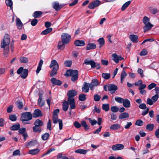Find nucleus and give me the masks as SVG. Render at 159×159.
I'll return each instance as SVG.
<instances>
[{
    "label": "nucleus",
    "instance_id": "1",
    "mask_svg": "<svg viewBox=\"0 0 159 159\" xmlns=\"http://www.w3.org/2000/svg\"><path fill=\"white\" fill-rule=\"evenodd\" d=\"M10 43V36L7 34H5L4 38L1 42V47L4 48V51L7 53L9 51V45Z\"/></svg>",
    "mask_w": 159,
    "mask_h": 159
},
{
    "label": "nucleus",
    "instance_id": "2",
    "mask_svg": "<svg viewBox=\"0 0 159 159\" xmlns=\"http://www.w3.org/2000/svg\"><path fill=\"white\" fill-rule=\"evenodd\" d=\"M77 94V92L74 90H70L68 91L67 95L68 102L70 104V109H74L75 108V101L73 97Z\"/></svg>",
    "mask_w": 159,
    "mask_h": 159
},
{
    "label": "nucleus",
    "instance_id": "3",
    "mask_svg": "<svg viewBox=\"0 0 159 159\" xmlns=\"http://www.w3.org/2000/svg\"><path fill=\"white\" fill-rule=\"evenodd\" d=\"M32 115L30 112H25L22 113L21 120L23 122L32 120Z\"/></svg>",
    "mask_w": 159,
    "mask_h": 159
},
{
    "label": "nucleus",
    "instance_id": "4",
    "mask_svg": "<svg viewBox=\"0 0 159 159\" xmlns=\"http://www.w3.org/2000/svg\"><path fill=\"white\" fill-rule=\"evenodd\" d=\"M61 40L67 44L69 43L71 39L70 35L67 33H63L61 36Z\"/></svg>",
    "mask_w": 159,
    "mask_h": 159
},
{
    "label": "nucleus",
    "instance_id": "5",
    "mask_svg": "<svg viewBox=\"0 0 159 159\" xmlns=\"http://www.w3.org/2000/svg\"><path fill=\"white\" fill-rule=\"evenodd\" d=\"M101 4V2L98 0H95L90 2L89 5L88 7L89 9H93L98 7Z\"/></svg>",
    "mask_w": 159,
    "mask_h": 159
},
{
    "label": "nucleus",
    "instance_id": "6",
    "mask_svg": "<svg viewBox=\"0 0 159 159\" xmlns=\"http://www.w3.org/2000/svg\"><path fill=\"white\" fill-rule=\"evenodd\" d=\"M52 120L54 123L56 124L57 122L59 123V128L60 130H61L63 128V123L62 120L60 119H58L57 115L53 116Z\"/></svg>",
    "mask_w": 159,
    "mask_h": 159
},
{
    "label": "nucleus",
    "instance_id": "7",
    "mask_svg": "<svg viewBox=\"0 0 159 159\" xmlns=\"http://www.w3.org/2000/svg\"><path fill=\"white\" fill-rule=\"evenodd\" d=\"M112 59L115 63H117L119 61L123 60L124 58L121 56H119L116 54L114 53L112 55Z\"/></svg>",
    "mask_w": 159,
    "mask_h": 159
},
{
    "label": "nucleus",
    "instance_id": "8",
    "mask_svg": "<svg viewBox=\"0 0 159 159\" xmlns=\"http://www.w3.org/2000/svg\"><path fill=\"white\" fill-rule=\"evenodd\" d=\"M32 115V116L35 118L42 117L43 116V114L41 111L39 109L35 110Z\"/></svg>",
    "mask_w": 159,
    "mask_h": 159
},
{
    "label": "nucleus",
    "instance_id": "9",
    "mask_svg": "<svg viewBox=\"0 0 159 159\" xmlns=\"http://www.w3.org/2000/svg\"><path fill=\"white\" fill-rule=\"evenodd\" d=\"M78 71L77 70H68L66 72V75L68 76H75L78 75Z\"/></svg>",
    "mask_w": 159,
    "mask_h": 159
},
{
    "label": "nucleus",
    "instance_id": "10",
    "mask_svg": "<svg viewBox=\"0 0 159 159\" xmlns=\"http://www.w3.org/2000/svg\"><path fill=\"white\" fill-rule=\"evenodd\" d=\"M108 90L110 92L111 94L115 93V91L117 90L118 89L117 86L114 84H111L108 86Z\"/></svg>",
    "mask_w": 159,
    "mask_h": 159
},
{
    "label": "nucleus",
    "instance_id": "11",
    "mask_svg": "<svg viewBox=\"0 0 159 159\" xmlns=\"http://www.w3.org/2000/svg\"><path fill=\"white\" fill-rule=\"evenodd\" d=\"M50 68H59V66L57 61L55 60H52L49 66Z\"/></svg>",
    "mask_w": 159,
    "mask_h": 159
},
{
    "label": "nucleus",
    "instance_id": "12",
    "mask_svg": "<svg viewBox=\"0 0 159 159\" xmlns=\"http://www.w3.org/2000/svg\"><path fill=\"white\" fill-rule=\"evenodd\" d=\"M124 146L122 144H117L112 146V149L114 151L121 150L124 148Z\"/></svg>",
    "mask_w": 159,
    "mask_h": 159
},
{
    "label": "nucleus",
    "instance_id": "13",
    "mask_svg": "<svg viewBox=\"0 0 159 159\" xmlns=\"http://www.w3.org/2000/svg\"><path fill=\"white\" fill-rule=\"evenodd\" d=\"M144 25H145L143 27V31L145 33L150 30L153 26V25L150 23Z\"/></svg>",
    "mask_w": 159,
    "mask_h": 159
},
{
    "label": "nucleus",
    "instance_id": "14",
    "mask_svg": "<svg viewBox=\"0 0 159 159\" xmlns=\"http://www.w3.org/2000/svg\"><path fill=\"white\" fill-rule=\"evenodd\" d=\"M84 64L86 65H90L92 68H94L95 66V62L92 60H89L87 59H86L84 60Z\"/></svg>",
    "mask_w": 159,
    "mask_h": 159
},
{
    "label": "nucleus",
    "instance_id": "15",
    "mask_svg": "<svg viewBox=\"0 0 159 159\" xmlns=\"http://www.w3.org/2000/svg\"><path fill=\"white\" fill-rule=\"evenodd\" d=\"M50 80L51 83L54 85L60 86L62 84V82L60 80H57L55 78H52Z\"/></svg>",
    "mask_w": 159,
    "mask_h": 159
},
{
    "label": "nucleus",
    "instance_id": "16",
    "mask_svg": "<svg viewBox=\"0 0 159 159\" xmlns=\"http://www.w3.org/2000/svg\"><path fill=\"white\" fill-rule=\"evenodd\" d=\"M67 44L61 40L58 42L57 48L58 49L60 50H63L65 48V45Z\"/></svg>",
    "mask_w": 159,
    "mask_h": 159
},
{
    "label": "nucleus",
    "instance_id": "17",
    "mask_svg": "<svg viewBox=\"0 0 159 159\" xmlns=\"http://www.w3.org/2000/svg\"><path fill=\"white\" fill-rule=\"evenodd\" d=\"M75 45L76 46H83L85 45V43L84 40H77L74 42Z\"/></svg>",
    "mask_w": 159,
    "mask_h": 159
},
{
    "label": "nucleus",
    "instance_id": "18",
    "mask_svg": "<svg viewBox=\"0 0 159 159\" xmlns=\"http://www.w3.org/2000/svg\"><path fill=\"white\" fill-rule=\"evenodd\" d=\"M16 23L17 28L19 30L21 29L23 24L20 19L18 18H17L16 20Z\"/></svg>",
    "mask_w": 159,
    "mask_h": 159
},
{
    "label": "nucleus",
    "instance_id": "19",
    "mask_svg": "<svg viewBox=\"0 0 159 159\" xmlns=\"http://www.w3.org/2000/svg\"><path fill=\"white\" fill-rule=\"evenodd\" d=\"M129 38L131 41L134 43H135L138 42V37L137 35L134 34L130 35L129 36Z\"/></svg>",
    "mask_w": 159,
    "mask_h": 159
},
{
    "label": "nucleus",
    "instance_id": "20",
    "mask_svg": "<svg viewBox=\"0 0 159 159\" xmlns=\"http://www.w3.org/2000/svg\"><path fill=\"white\" fill-rule=\"evenodd\" d=\"M89 150L79 149L75 151V152L80 154L84 155L87 153Z\"/></svg>",
    "mask_w": 159,
    "mask_h": 159
},
{
    "label": "nucleus",
    "instance_id": "21",
    "mask_svg": "<svg viewBox=\"0 0 159 159\" xmlns=\"http://www.w3.org/2000/svg\"><path fill=\"white\" fill-rule=\"evenodd\" d=\"M122 103L123 106L126 108H129L130 107V102L127 99H124Z\"/></svg>",
    "mask_w": 159,
    "mask_h": 159
},
{
    "label": "nucleus",
    "instance_id": "22",
    "mask_svg": "<svg viewBox=\"0 0 159 159\" xmlns=\"http://www.w3.org/2000/svg\"><path fill=\"white\" fill-rule=\"evenodd\" d=\"M70 105L69 102H68V100L67 101H64L63 102V110L64 111H66L69 107L68 105Z\"/></svg>",
    "mask_w": 159,
    "mask_h": 159
},
{
    "label": "nucleus",
    "instance_id": "23",
    "mask_svg": "<svg viewBox=\"0 0 159 159\" xmlns=\"http://www.w3.org/2000/svg\"><path fill=\"white\" fill-rule=\"evenodd\" d=\"M96 48V45L94 43H89L86 46V49L89 50L91 49H94Z\"/></svg>",
    "mask_w": 159,
    "mask_h": 159
},
{
    "label": "nucleus",
    "instance_id": "24",
    "mask_svg": "<svg viewBox=\"0 0 159 159\" xmlns=\"http://www.w3.org/2000/svg\"><path fill=\"white\" fill-rule=\"evenodd\" d=\"M40 152V150L38 148H35L34 149L30 150L28 153L32 155H35L38 154Z\"/></svg>",
    "mask_w": 159,
    "mask_h": 159
},
{
    "label": "nucleus",
    "instance_id": "25",
    "mask_svg": "<svg viewBox=\"0 0 159 159\" xmlns=\"http://www.w3.org/2000/svg\"><path fill=\"white\" fill-rule=\"evenodd\" d=\"M34 125L37 126L41 127L43 125V122L40 119H37L34 122Z\"/></svg>",
    "mask_w": 159,
    "mask_h": 159
},
{
    "label": "nucleus",
    "instance_id": "26",
    "mask_svg": "<svg viewBox=\"0 0 159 159\" xmlns=\"http://www.w3.org/2000/svg\"><path fill=\"white\" fill-rule=\"evenodd\" d=\"M42 95L40 94L39 99L38 100V103L39 106L40 107L43 106L45 104V102L42 101Z\"/></svg>",
    "mask_w": 159,
    "mask_h": 159
},
{
    "label": "nucleus",
    "instance_id": "27",
    "mask_svg": "<svg viewBox=\"0 0 159 159\" xmlns=\"http://www.w3.org/2000/svg\"><path fill=\"white\" fill-rule=\"evenodd\" d=\"M28 74V71L27 69H24L23 71L20 74V76L23 79H25L27 76Z\"/></svg>",
    "mask_w": 159,
    "mask_h": 159
},
{
    "label": "nucleus",
    "instance_id": "28",
    "mask_svg": "<svg viewBox=\"0 0 159 159\" xmlns=\"http://www.w3.org/2000/svg\"><path fill=\"white\" fill-rule=\"evenodd\" d=\"M129 116V114L127 112H125L121 113L119 117V118L120 119H122L128 118Z\"/></svg>",
    "mask_w": 159,
    "mask_h": 159
},
{
    "label": "nucleus",
    "instance_id": "29",
    "mask_svg": "<svg viewBox=\"0 0 159 159\" xmlns=\"http://www.w3.org/2000/svg\"><path fill=\"white\" fill-rule=\"evenodd\" d=\"M85 84L82 88V91L85 93H88L89 91V87L88 84L84 82Z\"/></svg>",
    "mask_w": 159,
    "mask_h": 159
},
{
    "label": "nucleus",
    "instance_id": "30",
    "mask_svg": "<svg viewBox=\"0 0 159 159\" xmlns=\"http://www.w3.org/2000/svg\"><path fill=\"white\" fill-rule=\"evenodd\" d=\"M53 7L56 11H58L60 10L62 7L61 5H60L59 3L54 2L53 4Z\"/></svg>",
    "mask_w": 159,
    "mask_h": 159
},
{
    "label": "nucleus",
    "instance_id": "31",
    "mask_svg": "<svg viewBox=\"0 0 159 159\" xmlns=\"http://www.w3.org/2000/svg\"><path fill=\"white\" fill-rule=\"evenodd\" d=\"M43 61L42 60H40L38 66L36 70V72L37 74H38L39 71L41 69V68L43 64Z\"/></svg>",
    "mask_w": 159,
    "mask_h": 159
},
{
    "label": "nucleus",
    "instance_id": "32",
    "mask_svg": "<svg viewBox=\"0 0 159 159\" xmlns=\"http://www.w3.org/2000/svg\"><path fill=\"white\" fill-rule=\"evenodd\" d=\"M42 14V12L41 11H35L33 14V16L34 18H37L41 16Z\"/></svg>",
    "mask_w": 159,
    "mask_h": 159
},
{
    "label": "nucleus",
    "instance_id": "33",
    "mask_svg": "<svg viewBox=\"0 0 159 159\" xmlns=\"http://www.w3.org/2000/svg\"><path fill=\"white\" fill-rule=\"evenodd\" d=\"M123 72L121 73L120 76V81L121 83H123L124 78L127 75V74L124 70V68L123 69Z\"/></svg>",
    "mask_w": 159,
    "mask_h": 159
},
{
    "label": "nucleus",
    "instance_id": "34",
    "mask_svg": "<svg viewBox=\"0 0 159 159\" xmlns=\"http://www.w3.org/2000/svg\"><path fill=\"white\" fill-rule=\"evenodd\" d=\"M52 29L51 28H48L45 30L43 31L41 33V34L43 35L47 34L50 32H52Z\"/></svg>",
    "mask_w": 159,
    "mask_h": 159
},
{
    "label": "nucleus",
    "instance_id": "35",
    "mask_svg": "<svg viewBox=\"0 0 159 159\" xmlns=\"http://www.w3.org/2000/svg\"><path fill=\"white\" fill-rule=\"evenodd\" d=\"M59 69L57 68H52V70L50 73V76L53 77L56 75L57 72Z\"/></svg>",
    "mask_w": 159,
    "mask_h": 159
},
{
    "label": "nucleus",
    "instance_id": "36",
    "mask_svg": "<svg viewBox=\"0 0 159 159\" xmlns=\"http://www.w3.org/2000/svg\"><path fill=\"white\" fill-rule=\"evenodd\" d=\"M99 44V48H100L102 47L105 44V41L103 38H99L98 40Z\"/></svg>",
    "mask_w": 159,
    "mask_h": 159
},
{
    "label": "nucleus",
    "instance_id": "37",
    "mask_svg": "<svg viewBox=\"0 0 159 159\" xmlns=\"http://www.w3.org/2000/svg\"><path fill=\"white\" fill-rule=\"evenodd\" d=\"M20 61L21 63H26L28 62V59L24 57H21L20 58Z\"/></svg>",
    "mask_w": 159,
    "mask_h": 159
},
{
    "label": "nucleus",
    "instance_id": "38",
    "mask_svg": "<svg viewBox=\"0 0 159 159\" xmlns=\"http://www.w3.org/2000/svg\"><path fill=\"white\" fill-rule=\"evenodd\" d=\"M33 130L34 132L38 133H40L42 130V129L40 127L35 125L33 127Z\"/></svg>",
    "mask_w": 159,
    "mask_h": 159
},
{
    "label": "nucleus",
    "instance_id": "39",
    "mask_svg": "<svg viewBox=\"0 0 159 159\" xmlns=\"http://www.w3.org/2000/svg\"><path fill=\"white\" fill-rule=\"evenodd\" d=\"M131 3L130 1H128L126 2L125 4H124L122 7H121V10L122 11H124L129 5V4Z\"/></svg>",
    "mask_w": 159,
    "mask_h": 159
},
{
    "label": "nucleus",
    "instance_id": "40",
    "mask_svg": "<svg viewBox=\"0 0 159 159\" xmlns=\"http://www.w3.org/2000/svg\"><path fill=\"white\" fill-rule=\"evenodd\" d=\"M37 144L36 141H31L29 142L27 144H26V146L28 147H31Z\"/></svg>",
    "mask_w": 159,
    "mask_h": 159
},
{
    "label": "nucleus",
    "instance_id": "41",
    "mask_svg": "<svg viewBox=\"0 0 159 159\" xmlns=\"http://www.w3.org/2000/svg\"><path fill=\"white\" fill-rule=\"evenodd\" d=\"M120 125L119 124H116L112 125L110 127L111 130H117L120 128Z\"/></svg>",
    "mask_w": 159,
    "mask_h": 159
},
{
    "label": "nucleus",
    "instance_id": "42",
    "mask_svg": "<svg viewBox=\"0 0 159 159\" xmlns=\"http://www.w3.org/2000/svg\"><path fill=\"white\" fill-rule=\"evenodd\" d=\"M102 108L105 111H108L109 110V105L108 104H103Z\"/></svg>",
    "mask_w": 159,
    "mask_h": 159
},
{
    "label": "nucleus",
    "instance_id": "43",
    "mask_svg": "<svg viewBox=\"0 0 159 159\" xmlns=\"http://www.w3.org/2000/svg\"><path fill=\"white\" fill-rule=\"evenodd\" d=\"M81 125L84 127L85 130H87L89 129V127L87 124L86 122L85 121H82L81 122Z\"/></svg>",
    "mask_w": 159,
    "mask_h": 159
},
{
    "label": "nucleus",
    "instance_id": "44",
    "mask_svg": "<svg viewBox=\"0 0 159 159\" xmlns=\"http://www.w3.org/2000/svg\"><path fill=\"white\" fill-rule=\"evenodd\" d=\"M20 124H16L11 126L10 129L12 130H17L20 129Z\"/></svg>",
    "mask_w": 159,
    "mask_h": 159
},
{
    "label": "nucleus",
    "instance_id": "45",
    "mask_svg": "<svg viewBox=\"0 0 159 159\" xmlns=\"http://www.w3.org/2000/svg\"><path fill=\"white\" fill-rule=\"evenodd\" d=\"M154 127V124H150L147 125L146 128L147 130L149 131H152Z\"/></svg>",
    "mask_w": 159,
    "mask_h": 159
},
{
    "label": "nucleus",
    "instance_id": "46",
    "mask_svg": "<svg viewBox=\"0 0 159 159\" xmlns=\"http://www.w3.org/2000/svg\"><path fill=\"white\" fill-rule=\"evenodd\" d=\"M149 10L151 13L153 14H155L157 13L158 11L157 9V8H153L152 7L149 8Z\"/></svg>",
    "mask_w": 159,
    "mask_h": 159
},
{
    "label": "nucleus",
    "instance_id": "47",
    "mask_svg": "<svg viewBox=\"0 0 159 159\" xmlns=\"http://www.w3.org/2000/svg\"><path fill=\"white\" fill-rule=\"evenodd\" d=\"M49 134L48 133H46L42 136V139L43 140H46L49 138Z\"/></svg>",
    "mask_w": 159,
    "mask_h": 159
},
{
    "label": "nucleus",
    "instance_id": "48",
    "mask_svg": "<svg viewBox=\"0 0 159 159\" xmlns=\"http://www.w3.org/2000/svg\"><path fill=\"white\" fill-rule=\"evenodd\" d=\"M115 99L116 102L120 103H122L124 100L123 98L119 97H116Z\"/></svg>",
    "mask_w": 159,
    "mask_h": 159
},
{
    "label": "nucleus",
    "instance_id": "49",
    "mask_svg": "<svg viewBox=\"0 0 159 159\" xmlns=\"http://www.w3.org/2000/svg\"><path fill=\"white\" fill-rule=\"evenodd\" d=\"M102 77L105 80H108L110 77V75L109 73H103L102 74Z\"/></svg>",
    "mask_w": 159,
    "mask_h": 159
},
{
    "label": "nucleus",
    "instance_id": "50",
    "mask_svg": "<svg viewBox=\"0 0 159 159\" xmlns=\"http://www.w3.org/2000/svg\"><path fill=\"white\" fill-rule=\"evenodd\" d=\"M16 103L19 109H22L23 107V103L22 102L18 101Z\"/></svg>",
    "mask_w": 159,
    "mask_h": 159
},
{
    "label": "nucleus",
    "instance_id": "51",
    "mask_svg": "<svg viewBox=\"0 0 159 159\" xmlns=\"http://www.w3.org/2000/svg\"><path fill=\"white\" fill-rule=\"evenodd\" d=\"M95 86H97L100 83L97 79H93L91 83Z\"/></svg>",
    "mask_w": 159,
    "mask_h": 159
},
{
    "label": "nucleus",
    "instance_id": "52",
    "mask_svg": "<svg viewBox=\"0 0 159 159\" xmlns=\"http://www.w3.org/2000/svg\"><path fill=\"white\" fill-rule=\"evenodd\" d=\"M149 21L150 19L148 17L146 16H145L143 17V22L144 24L150 23Z\"/></svg>",
    "mask_w": 159,
    "mask_h": 159
},
{
    "label": "nucleus",
    "instance_id": "53",
    "mask_svg": "<svg viewBox=\"0 0 159 159\" xmlns=\"http://www.w3.org/2000/svg\"><path fill=\"white\" fill-rule=\"evenodd\" d=\"M72 63V61L70 60H67L65 61L64 62V65L67 67H70Z\"/></svg>",
    "mask_w": 159,
    "mask_h": 159
},
{
    "label": "nucleus",
    "instance_id": "54",
    "mask_svg": "<svg viewBox=\"0 0 159 159\" xmlns=\"http://www.w3.org/2000/svg\"><path fill=\"white\" fill-rule=\"evenodd\" d=\"M143 122L141 120H136L135 125L139 126H142L143 125Z\"/></svg>",
    "mask_w": 159,
    "mask_h": 159
},
{
    "label": "nucleus",
    "instance_id": "55",
    "mask_svg": "<svg viewBox=\"0 0 159 159\" xmlns=\"http://www.w3.org/2000/svg\"><path fill=\"white\" fill-rule=\"evenodd\" d=\"M6 5L10 7L11 9H12V2L11 0H6Z\"/></svg>",
    "mask_w": 159,
    "mask_h": 159
},
{
    "label": "nucleus",
    "instance_id": "56",
    "mask_svg": "<svg viewBox=\"0 0 159 159\" xmlns=\"http://www.w3.org/2000/svg\"><path fill=\"white\" fill-rule=\"evenodd\" d=\"M86 95L84 94H81L79 96V99L81 101H84L86 99Z\"/></svg>",
    "mask_w": 159,
    "mask_h": 159
},
{
    "label": "nucleus",
    "instance_id": "57",
    "mask_svg": "<svg viewBox=\"0 0 159 159\" xmlns=\"http://www.w3.org/2000/svg\"><path fill=\"white\" fill-rule=\"evenodd\" d=\"M148 53V51L146 49H144L142 50L139 55L141 56H144L146 55Z\"/></svg>",
    "mask_w": 159,
    "mask_h": 159
},
{
    "label": "nucleus",
    "instance_id": "58",
    "mask_svg": "<svg viewBox=\"0 0 159 159\" xmlns=\"http://www.w3.org/2000/svg\"><path fill=\"white\" fill-rule=\"evenodd\" d=\"M9 119L12 121H15L16 120L17 117L15 115H11L9 116Z\"/></svg>",
    "mask_w": 159,
    "mask_h": 159
},
{
    "label": "nucleus",
    "instance_id": "59",
    "mask_svg": "<svg viewBox=\"0 0 159 159\" xmlns=\"http://www.w3.org/2000/svg\"><path fill=\"white\" fill-rule=\"evenodd\" d=\"M111 111L114 112H117L119 110L118 108L115 106L112 107L111 108Z\"/></svg>",
    "mask_w": 159,
    "mask_h": 159
},
{
    "label": "nucleus",
    "instance_id": "60",
    "mask_svg": "<svg viewBox=\"0 0 159 159\" xmlns=\"http://www.w3.org/2000/svg\"><path fill=\"white\" fill-rule=\"evenodd\" d=\"M157 84L154 83H152L150 84L148 86V89L149 90H151L154 87H155Z\"/></svg>",
    "mask_w": 159,
    "mask_h": 159
},
{
    "label": "nucleus",
    "instance_id": "61",
    "mask_svg": "<svg viewBox=\"0 0 159 159\" xmlns=\"http://www.w3.org/2000/svg\"><path fill=\"white\" fill-rule=\"evenodd\" d=\"M159 98V95L158 94H156L154 96H152V99L155 102H156Z\"/></svg>",
    "mask_w": 159,
    "mask_h": 159
},
{
    "label": "nucleus",
    "instance_id": "62",
    "mask_svg": "<svg viewBox=\"0 0 159 159\" xmlns=\"http://www.w3.org/2000/svg\"><path fill=\"white\" fill-rule=\"evenodd\" d=\"M47 129L49 130H52L51 125V121L50 119H49L47 124Z\"/></svg>",
    "mask_w": 159,
    "mask_h": 159
},
{
    "label": "nucleus",
    "instance_id": "63",
    "mask_svg": "<svg viewBox=\"0 0 159 159\" xmlns=\"http://www.w3.org/2000/svg\"><path fill=\"white\" fill-rule=\"evenodd\" d=\"M89 122L92 125H95L97 123V121L95 120H92L91 119L89 118Z\"/></svg>",
    "mask_w": 159,
    "mask_h": 159
},
{
    "label": "nucleus",
    "instance_id": "64",
    "mask_svg": "<svg viewBox=\"0 0 159 159\" xmlns=\"http://www.w3.org/2000/svg\"><path fill=\"white\" fill-rule=\"evenodd\" d=\"M101 98L100 96L98 94H95L94 96V100L96 101H98Z\"/></svg>",
    "mask_w": 159,
    "mask_h": 159
}]
</instances>
